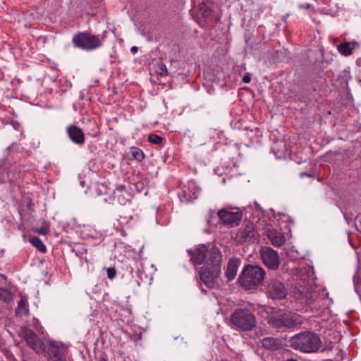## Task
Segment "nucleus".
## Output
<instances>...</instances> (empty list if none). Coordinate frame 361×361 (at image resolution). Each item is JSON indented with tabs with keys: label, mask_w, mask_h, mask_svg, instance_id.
I'll use <instances>...</instances> for the list:
<instances>
[{
	"label": "nucleus",
	"mask_w": 361,
	"mask_h": 361,
	"mask_svg": "<svg viewBox=\"0 0 361 361\" xmlns=\"http://www.w3.org/2000/svg\"><path fill=\"white\" fill-rule=\"evenodd\" d=\"M67 133L72 142L77 145H82L85 142V133L78 126L71 125L68 127Z\"/></svg>",
	"instance_id": "15"
},
{
	"label": "nucleus",
	"mask_w": 361,
	"mask_h": 361,
	"mask_svg": "<svg viewBox=\"0 0 361 361\" xmlns=\"http://www.w3.org/2000/svg\"><path fill=\"white\" fill-rule=\"evenodd\" d=\"M286 361H298V360L295 358H289V359L286 360Z\"/></svg>",
	"instance_id": "36"
},
{
	"label": "nucleus",
	"mask_w": 361,
	"mask_h": 361,
	"mask_svg": "<svg viewBox=\"0 0 361 361\" xmlns=\"http://www.w3.org/2000/svg\"><path fill=\"white\" fill-rule=\"evenodd\" d=\"M22 353V361H30V355L28 353H25L24 350H21Z\"/></svg>",
	"instance_id": "30"
},
{
	"label": "nucleus",
	"mask_w": 361,
	"mask_h": 361,
	"mask_svg": "<svg viewBox=\"0 0 361 361\" xmlns=\"http://www.w3.org/2000/svg\"><path fill=\"white\" fill-rule=\"evenodd\" d=\"M221 262L222 254L219 249L212 247L208 250L206 266L201 268L199 274L201 281L209 288H217L221 285Z\"/></svg>",
	"instance_id": "1"
},
{
	"label": "nucleus",
	"mask_w": 361,
	"mask_h": 361,
	"mask_svg": "<svg viewBox=\"0 0 361 361\" xmlns=\"http://www.w3.org/2000/svg\"><path fill=\"white\" fill-rule=\"evenodd\" d=\"M132 155L137 161H141L145 157L143 152L137 147L132 148Z\"/></svg>",
	"instance_id": "24"
},
{
	"label": "nucleus",
	"mask_w": 361,
	"mask_h": 361,
	"mask_svg": "<svg viewBox=\"0 0 361 361\" xmlns=\"http://www.w3.org/2000/svg\"><path fill=\"white\" fill-rule=\"evenodd\" d=\"M49 224L47 221L44 222V225L42 228L36 230V232L40 235H47L49 232Z\"/></svg>",
	"instance_id": "26"
},
{
	"label": "nucleus",
	"mask_w": 361,
	"mask_h": 361,
	"mask_svg": "<svg viewBox=\"0 0 361 361\" xmlns=\"http://www.w3.org/2000/svg\"><path fill=\"white\" fill-rule=\"evenodd\" d=\"M267 322L269 326L279 331L293 329L300 324L295 316L285 310L270 307L267 312Z\"/></svg>",
	"instance_id": "3"
},
{
	"label": "nucleus",
	"mask_w": 361,
	"mask_h": 361,
	"mask_svg": "<svg viewBox=\"0 0 361 361\" xmlns=\"http://www.w3.org/2000/svg\"><path fill=\"white\" fill-rule=\"evenodd\" d=\"M318 298V294L316 292H311V293H306L305 294L302 295V300H305V302L310 305L312 302L315 301L317 298Z\"/></svg>",
	"instance_id": "22"
},
{
	"label": "nucleus",
	"mask_w": 361,
	"mask_h": 361,
	"mask_svg": "<svg viewBox=\"0 0 361 361\" xmlns=\"http://www.w3.org/2000/svg\"><path fill=\"white\" fill-rule=\"evenodd\" d=\"M357 46H358V43L357 42H346L340 44L338 46V50L342 55L347 56L352 54L353 50Z\"/></svg>",
	"instance_id": "19"
},
{
	"label": "nucleus",
	"mask_w": 361,
	"mask_h": 361,
	"mask_svg": "<svg viewBox=\"0 0 361 361\" xmlns=\"http://www.w3.org/2000/svg\"><path fill=\"white\" fill-rule=\"evenodd\" d=\"M288 342L293 349L306 353L317 352L321 347V340L318 334L309 331L295 334Z\"/></svg>",
	"instance_id": "2"
},
{
	"label": "nucleus",
	"mask_w": 361,
	"mask_h": 361,
	"mask_svg": "<svg viewBox=\"0 0 361 361\" xmlns=\"http://www.w3.org/2000/svg\"><path fill=\"white\" fill-rule=\"evenodd\" d=\"M0 300L4 302H8L11 300V294L8 290L0 288Z\"/></svg>",
	"instance_id": "23"
},
{
	"label": "nucleus",
	"mask_w": 361,
	"mask_h": 361,
	"mask_svg": "<svg viewBox=\"0 0 361 361\" xmlns=\"http://www.w3.org/2000/svg\"><path fill=\"white\" fill-rule=\"evenodd\" d=\"M265 271L258 265L246 264L238 279L240 286L245 290L256 289L264 279Z\"/></svg>",
	"instance_id": "4"
},
{
	"label": "nucleus",
	"mask_w": 361,
	"mask_h": 361,
	"mask_svg": "<svg viewBox=\"0 0 361 361\" xmlns=\"http://www.w3.org/2000/svg\"><path fill=\"white\" fill-rule=\"evenodd\" d=\"M212 11L204 2H201L197 7V21L200 23L202 20H210L209 17L212 16Z\"/></svg>",
	"instance_id": "18"
},
{
	"label": "nucleus",
	"mask_w": 361,
	"mask_h": 361,
	"mask_svg": "<svg viewBox=\"0 0 361 361\" xmlns=\"http://www.w3.org/2000/svg\"><path fill=\"white\" fill-rule=\"evenodd\" d=\"M30 241V243L41 252L45 253L47 252L46 246L39 238L35 236L32 238Z\"/></svg>",
	"instance_id": "21"
},
{
	"label": "nucleus",
	"mask_w": 361,
	"mask_h": 361,
	"mask_svg": "<svg viewBox=\"0 0 361 361\" xmlns=\"http://www.w3.org/2000/svg\"><path fill=\"white\" fill-rule=\"evenodd\" d=\"M267 238L271 241V244L275 247H280L286 242V238L283 233L277 231L274 228L266 229Z\"/></svg>",
	"instance_id": "16"
},
{
	"label": "nucleus",
	"mask_w": 361,
	"mask_h": 361,
	"mask_svg": "<svg viewBox=\"0 0 361 361\" xmlns=\"http://www.w3.org/2000/svg\"><path fill=\"white\" fill-rule=\"evenodd\" d=\"M260 257L263 263L270 269L276 270L280 264L279 254L271 247H262Z\"/></svg>",
	"instance_id": "8"
},
{
	"label": "nucleus",
	"mask_w": 361,
	"mask_h": 361,
	"mask_svg": "<svg viewBox=\"0 0 361 361\" xmlns=\"http://www.w3.org/2000/svg\"><path fill=\"white\" fill-rule=\"evenodd\" d=\"M148 140L152 144H160L162 142V138L157 134H150L148 137Z\"/></svg>",
	"instance_id": "25"
},
{
	"label": "nucleus",
	"mask_w": 361,
	"mask_h": 361,
	"mask_svg": "<svg viewBox=\"0 0 361 361\" xmlns=\"http://www.w3.org/2000/svg\"><path fill=\"white\" fill-rule=\"evenodd\" d=\"M73 44L82 49L92 50L102 45L100 39L87 32H79L73 37Z\"/></svg>",
	"instance_id": "6"
},
{
	"label": "nucleus",
	"mask_w": 361,
	"mask_h": 361,
	"mask_svg": "<svg viewBox=\"0 0 361 361\" xmlns=\"http://www.w3.org/2000/svg\"><path fill=\"white\" fill-rule=\"evenodd\" d=\"M234 328L243 331H252L256 327L255 316L247 309H237L231 315Z\"/></svg>",
	"instance_id": "5"
},
{
	"label": "nucleus",
	"mask_w": 361,
	"mask_h": 361,
	"mask_svg": "<svg viewBox=\"0 0 361 361\" xmlns=\"http://www.w3.org/2000/svg\"><path fill=\"white\" fill-rule=\"evenodd\" d=\"M22 310H26V302L23 298H21L19 300L18 304V307L16 310V314L20 313Z\"/></svg>",
	"instance_id": "28"
},
{
	"label": "nucleus",
	"mask_w": 361,
	"mask_h": 361,
	"mask_svg": "<svg viewBox=\"0 0 361 361\" xmlns=\"http://www.w3.org/2000/svg\"><path fill=\"white\" fill-rule=\"evenodd\" d=\"M99 361H107V360L104 357L99 360Z\"/></svg>",
	"instance_id": "37"
},
{
	"label": "nucleus",
	"mask_w": 361,
	"mask_h": 361,
	"mask_svg": "<svg viewBox=\"0 0 361 361\" xmlns=\"http://www.w3.org/2000/svg\"><path fill=\"white\" fill-rule=\"evenodd\" d=\"M114 197L117 198L118 201L124 204L126 202V198L124 197V195H128V192L126 190V187L123 185H118L116 188V190L114 191Z\"/></svg>",
	"instance_id": "20"
},
{
	"label": "nucleus",
	"mask_w": 361,
	"mask_h": 361,
	"mask_svg": "<svg viewBox=\"0 0 361 361\" xmlns=\"http://www.w3.org/2000/svg\"><path fill=\"white\" fill-rule=\"evenodd\" d=\"M47 353L52 361H66V350L63 345L52 341L49 343Z\"/></svg>",
	"instance_id": "11"
},
{
	"label": "nucleus",
	"mask_w": 361,
	"mask_h": 361,
	"mask_svg": "<svg viewBox=\"0 0 361 361\" xmlns=\"http://www.w3.org/2000/svg\"><path fill=\"white\" fill-rule=\"evenodd\" d=\"M20 336L22 337L33 350L37 353L44 351V343L37 335L26 326H22L20 329Z\"/></svg>",
	"instance_id": "7"
},
{
	"label": "nucleus",
	"mask_w": 361,
	"mask_h": 361,
	"mask_svg": "<svg viewBox=\"0 0 361 361\" xmlns=\"http://www.w3.org/2000/svg\"><path fill=\"white\" fill-rule=\"evenodd\" d=\"M25 26L26 28H30L31 27L30 25H29L28 24H25Z\"/></svg>",
	"instance_id": "38"
},
{
	"label": "nucleus",
	"mask_w": 361,
	"mask_h": 361,
	"mask_svg": "<svg viewBox=\"0 0 361 361\" xmlns=\"http://www.w3.org/2000/svg\"><path fill=\"white\" fill-rule=\"evenodd\" d=\"M300 176L301 178L302 177H305V176H307V177H314V175H312V174H310V173H305V172H302L300 174Z\"/></svg>",
	"instance_id": "32"
},
{
	"label": "nucleus",
	"mask_w": 361,
	"mask_h": 361,
	"mask_svg": "<svg viewBox=\"0 0 361 361\" xmlns=\"http://www.w3.org/2000/svg\"><path fill=\"white\" fill-rule=\"evenodd\" d=\"M218 216L224 224L233 227L240 224L243 213L240 211L230 212L226 209H221L218 212Z\"/></svg>",
	"instance_id": "10"
},
{
	"label": "nucleus",
	"mask_w": 361,
	"mask_h": 361,
	"mask_svg": "<svg viewBox=\"0 0 361 361\" xmlns=\"http://www.w3.org/2000/svg\"><path fill=\"white\" fill-rule=\"evenodd\" d=\"M9 359H10L11 361H18L13 355H11L9 357Z\"/></svg>",
	"instance_id": "34"
},
{
	"label": "nucleus",
	"mask_w": 361,
	"mask_h": 361,
	"mask_svg": "<svg viewBox=\"0 0 361 361\" xmlns=\"http://www.w3.org/2000/svg\"><path fill=\"white\" fill-rule=\"evenodd\" d=\"M259 345L264 349L274 351L282 348V341L278 338L264 337L259 341Z\"/></svg>",
	"instance_id": "14"
},
{
	"label": "nucleus",
	"mask_w": 361,
	"mask_h": 361,
	"mask_svg": "<svg viewBox=\"0 0 361 361\" xmlns=\"http://www.w3.org/2000/svg\"><path fill=\"white\" fill-rule=\"evenodd\" d=\"M108 278L110 279H114L116 275V270L114 267H109L106 270Z\"/></svg>",
	"instance_id": "29"
},
{
	"label": "nucleus",
	"mask_w": 361,
	"mask_h": 361,
	"mask_svg": "<svg viewBox=\"0 0 361 361\" xmlns=\"http://www.w3.org/2000/svg\"><path fill=\"white\" fill-rule=\"evenodd\" d=\"M137 47H135V46H133L131 47L130 49V51L133 53V54H135L137 51Z\"/></svg>",
	"instance_id": "33"
},
{
	"label": "nucleus",
	"mask_w": 361,
	"mask_h": 361,
	"mask_svg": "<svg viewBox=\"0 0 361 361\" xmlns=\"http://www.w3.org/2000/svg\"><path fill=\"white\" fill-rule=\"evenodd\" d=\"M251 80V78L250 76V75L247 73L246 75H245L243 78V81L245 82V83H248L250 82Z\"/></svg>",
	"instance_id": "31"
},
{
	"label": "nucleus",
	"mask_w": 361,
	"mask_h": 361,
	"mask_svg": "<svg viewBox=\"0 0 361 361\" xmlns=\"http://www.w3.org/2000/svg\"><path fill=\"white\" fill-rule=\"evenodd\" d=\"M240 262L241 261L239 258L232 257L229 259L225 272L228 281H231L235 279Z\"/></svg>",
	"instance_id": "17"
},
{
	"label": "nucleus",
	"mask_w": 361,
	"mask_h": 361,
	"mask_svg": "<svg viewBox=\"0 0 361 361\" xmlns=\"http://www.w3.org/2000/svg\"><path fill=\"white\" fill-rule=\"evenodd\" d=\"M267 292L274 300H281L287 295V289L283 283L277 279H272L267 287Z\"/></svg>",
	"instance_id": "9"
},
{
	"label": "nucleus",
	"mask_w": 361,
	"mask_h": 361,
	"mask_svg": "<svg viewBox=\"0 0 361 361\" xmlns=\"http://www.w3.org/2000/svg\"><path fill=\"white\" fill-rule=\"evenodd\" d=\"M157 73L161 76L167 75V68L164 63H161L157 71Z\"/></svg>",
	"instance_id": "27"
},
{
	"label": "nucleus",
	"mask_w": 361,
	"mask_h": 361,
	"mask_svg": "<svg viewBox=\"0 0 361 361\" xmlns=\"http://www.w3.org/2000/svg\"><path fill=\"white\" fill-rule=\"evenodd\" d=\"M310 5L308 4H306L305 6H300V8H308Z\"/></svg>",
	"instance_id": "35"
},
{
	"label": "nucleus",
	"mask_w": 361,
	"mask_h": 361,
	"mask_svg": "<svg viewBox=\"0 0 361 361\" xmlns=\"http://www.w3.org/2000/svg\"><path fill=\"white\" fill-rule=\"evenodd\" d=\"M208 249L206 245H199L195 250H189L190 260L194 264H202L206 260Z\"/></svg>",
	"instance_id": "12"
},
{
	"label": "nucleus",
	"mask_w": 361,
	"mask_h": 361,
	"mask_svg": "<svg viewBox=\"0 0 361 361\" xmlns=\"http://www.w3.org/2000/svg\"><path fill=\"white\" fill-rule=\"evenodd\" d=\"M257 232L255 230L252 224H247L240 232V240L241 243H254L257 239Z\"/></svg>",
	"instance_id": "13"
}]
</instances>
